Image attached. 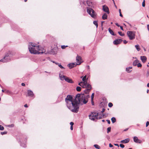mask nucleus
Masks as SVG:
<instances>
[{
  "mask_svg": "<svg viewBox=\"0 0 149 149\" xmlns=\"http://www.w3.org/2000/svg\"><path fill=\"white\" fill-rule=\"evenodd\" d=\"M90 97L89 95L78 94L76 95L74 101H73L72 96L68 95L65 99L67 107L72 112L77 113L79 109V104H86L88 102V98Z\"/></svg>",
  "mask_w": 149,
  "mask_h": 149,
  "instance_id": "f257e3e1",
  "label": "nucleus"
},
{
  "mask_svg": "<svg viewBox=\"0 0 149 149\" xmlns=\"http://www.w3.org/2000/svg\"><path fill=\"white\" fill-rule=\"evenodd\" d=\"M28 48L30 52L32 54H40L45 52V50L42 47H40L33 43H30L28 45Z\"/></svg>",
  "mask_w": 149,
  "mask_h": 149,
  "instance_id": "f03ea898",
  "label": "nucleus"
},
{
  "mask_svg": "<svg viewBox=\"0 0 149 149\" xmlns=\"http://www.w3.org/2000/svg\"><path fill=\"white\" fill-rule=\"evenodd\" d=\"M11 55L10 52L9 51L8 53L6 54L5 56L2 59L0 60V61L3 63L9 61L10 60Z\"/></svg>",
  "mask_w": 149,
  "mask_h": 149,
  "instance_id": "7ed1b4c3",
  "label": "nucleus"
},
{
  "mask_svg": "<svg viewBox=\"0 0 149 149\" xmlns=\"http://www.w3.org/2000/svg\"><path fill=\"white\" fill-rule=\"evenodd\" d=\"M127 34L130 40H132L135 38V32L132 31H128Z\"/></svg>",
  "mask_w": 149,
  "mask_h": 149,
  "instance_id": "20e7f679",
  "label": "nucleus"
},
{
  "mask_svg": "<svg viewBox=\"0 0 149 149\" xmlns=\"http://www.w3.org/2000/svg\"><path fill=\"white\" fill-rule=\"evenodd\" d=\"M98 113H92L91 114L89 115V117L90 120H94L95 119H98Z\"/></svg>",
  "mask_w": 149,
  "mask_h": 149,
  "instance_id": "39448f33",
  "label": "nucleus"
},
{
  "mask_svg": "<svg viewBox=\"0 0 149 149\" xmlns=\"http://www.w3.org/2000/svg\"><path fill=\"white\" fill-rule=\"evenodd\" d=\"M87 12L93 18H95L96 17V14L94 11L91 8H87Z\"/></svg>",
  "mask_w": 149,
  "mask_h": 149,
  "instance_id": "423d86ee",
  "label": "nucleus"
},
{
  "mask_svg": "<svg viewBox=\"0 0 149 149\" xmlns=\"http://www.w3.org/2000/svg\"><path fill=\"white\" fill-rule=\"evenodd\" d=\"M83 88H86L88 90H91L92 87L91 85L87 83V81H84Z\"/></svg>",
  "mask_w": 149,
  "mask_h": 149,
  "instance_id": "0eeeda50",
  "label": "nucleus"
},
{
  "mask_svg": "<svg viewBox=\"0 0 149 149\" xmlns=\"http://www.w3.org/2000/svg\"><path fill=\"white\" fill-rule=\"evenodd\" d=\"M78 64L76 62L68 64L67 65L68 66L70 69H71L72 68L76 66Z\"/></svg>",
  "mask_w": 149,
  "mask_h": 149,
  "instance_id": "6e6552de",
  "label": "nucleus"
},
{
  "mask_svg": "<svg viewBox=\"0 0 149 149\" xmlns=\"http://www.w3.org/2000/svg\"><path fill=\"white\" fill-rule=\"evenodd\" d=\"M76 60L78 65H80L82 62L81 57L78 55L76 57Z\"/></svg>",
  "mask_w": 149,
  "mask_h": 149,
  "instance_id": "1a4fd4ad",
  "label": "nucleus"
},
{
  "mask_svg": "<svg viewBox=\"0 0 149 149\" xmlns=\"http://www.w3.org/2000/svg\"><path fill=\"white\" fill-rule=\"evenodd\" d=\"M83 3L85 6H88L89 7L92 6V3L90 0H87L86 2L84 1L83 2Z\"/></svg>",
  "mask_w": 149,
  "mask_h": 149,
  "instance_id": "9d476101",
  "label": "nucleus"
},
{
  "mask_svg": "<svg viewBox=\"0 0 149 149\" xmlns=\"http://www.w3.org/2000/svg\"><path fill=\"white\" fill-rule=\"evenodd\" d=\"M102 9L103 11L109 14V13L108 8L106 5H104L102 6Z\"/></svg>",
  "mask_w": 149,
  "mask_h": 149,
  "instance_id": "9b49d317",
  "label": "nucleus"
},
{
  "mask_svg": "<svg viewBox=\"0 0 149 149\" xmlns=\"http://www.w3.org/2000/svg\"><path fill=\"white\" fill-rule=\"evenodd\" d=\"M27 94L28 96L33 97L34 96V94L31 90H27Z\"/></svg>",
  "mask_w": 149,
  "mask_h": 149,
  "instance_id": "f8f14e48",
  "label": "nucleus"
},
{
  "mask_svg": "<svg viewBox=\"0 0 149 149\" xmlns=\"http://www.w3.org/2000/svg\"><path fill=\"white\" fill-rule=\"evenodd\" d=\"M133 140L136 143H140L141 142V141L138 139V137L136 136H134L133 138Z\"/></svg>",
  "mask_w": 149,
  "mask_h": 149,
  "instance_id": "ddd939ff",
  "label": "nucleus"
},
{
  "mask_svg": "<svg viewBox=\"0 0 149 149\" xmlns=\"http://www.w3.org/2000/svg\"><path fill=\"white\" fill-rule=\"evenodd\" d=\"M122 41L121 39H117L115 40L113 42V43L114 45H117L120 43Z\"/></svg>",
  "mask_w": 149,
  "mask_h": 149,
  "instance_id": "4468645a",
  "label": "nucleus"
},
{
  "mask_svg": "<svg viewBox=\"0 0 149 149\" xmlns=\"http://www.w3.org/2000/svg\"><path fill=\"white\" fill-rule=\"evenodd\" d=\"M65 80L66 81L69 83L72 84L74 82L72 79H70L68 77H66L65 79Z\"/></svg>",
  "mask_w": 149,
  "mask_h": 149,
  "instance_id": "2eb2a0df",
  "label": "nucleus"
},
{
  "mask_svg": "<svg viewBox=\"0 0 149 149\" xmlns=\"http://www.w3.org/2000/svg\"><path fill=\"white\" fill-rule=\"evenodd\" d=\"M143 63L146 62L147 60V58L145 56H141L140 57Z\"/></svg>",
  "mask_w": 149,
  "mask_h": 149,
  "instance_id": "dca6fc26",
  "label": "nucleus"
},
{
  "mask_svg": "<svg viewBox=\"0 0 149 149\" xmlns=\"http://www.w3.org/2000/svg\"><path fill=\"white\" fill-rule=\"evenodd\" d=\"M130 141V139L127 138L125 140L121 141L120 142L123 143H128Z\"/></svg>",
  "mask_w": 149,
  "mask_h": 149,
  "instance_id": "f3484780",
  "label": "nucleus"
},
{
  "mask_svg": "<svg viewBox=\"0 0 149 149\" xmlns=\"http://www.w3.org/2000/svg\"><path fill=\"white\" fill-rule=\"evenodd\" d=\"M54 49H52L51 50V51L49 52V53L50 54H54L56 53V51Z\"/></svg>",
  "mask_w": 149,
  "mask_h": 149,
  "instance_id": "a211bd4d",
  "label": "nucleus"
},
{
  "mask_svg": "<svg viewBox=\"0 0 149 149\" xmlns=\"http://www.w3.org/2000/svg\"><path fill=\"white\" fill-rule=\"evenodd\" d=\"M59 76L60 79L62 81H63L64 80H65V79L66 77L64 75H61L60 74H59Z\"/></svg>",
  "mask_w": 149,
  "mask_h": 149,
  "instance_id": "6ab92c4d",
  "label": "nucleus"
},
{
  "mask_svg": "<svg viewBox=\"0 0 149 149\" xmlns=\"http://www.w3.org/2000/svg\"><path fill=\"white\" fill-rule=\"evenodd\" d=\"M109 31L110 33L113 36H115L116 35L114 34V33L113 31L110 28H109Z\"/></svg>",
  "mask_w": 149,
  "mask_h": 149,
  "instance_id": "aec40b11",
  "label": "nucleus"
},
{
  "mask_svg": "<svg viewBox=\"0 0 149 149\" xmlns=\"http://www.w3.org/2000/svg\"><path fill=\"white\" fill-rule=\"evenodd\" d=\"M139 61L138 60L136 59L134 61L133 63V65L134 66H136L137 65L138 63L139 62Z\"/></svg>",
  "mask_w": 149,
  "mask_h": 149,
  "instance_id": "412c9836",
  "label": "nucleus"
},
{
  "mask_svg": "<svg viewBox=\"0 0 149 149\" xmlns=\"http://www.w3.org/2000/svg\"><path fill=\"white\" fill-rule=\"evenodd\" d=\"M107 15L106 13H104L102 16V19H107Z\"/></svg>",
  "mask_w": 149,
  "mask_h": 149,
  "instance_id": "4be33fe9",
  "label": "nucleus"
},
{
  "mask_svg": "<svg viewBox=\"0 0 149 149\" xmlns=\"http://www.w3.org/2000/svg\"><path fill=\"white\" fill-rule=\"evenodd\" d=\"M135 47L138 51H139L140 50V48L139 47V46L138 45H135Z\"/></svg>",
  "mask_w": 149,
  "mask_h": 149,
  "instance_id": "5701e85b",
  "label": "nucleus"
},
{
  "mask_svg": "<svg viewBox=\"0 0 149 149\" xmlns=\"http://www.w3.org/2000/svg\"><path fill=\"white\" fill-rule=\"evenodd\" d=\"M90 90H88V89H86L85 91H84V93L86 94V95H88L87 94L89 93ZM83 94L84 95V94ZM84 95H85V94H84Z\"/></svg>",
  "mask_w": 149,
  "mask_h": 149,
  "instance_id": "b1692460",
  "label": "nucleus"
},
{
  "mask_svg": "<svg viewBox=\"0 0 149 149\" xmlns=\"http://www.w3.org/2000/svg\"><path fill=\"white\" fill-rule=\"evenodd\" d=\"M111 120L113 123H114L116 121V119L115 117H113L111 118Z\"/></svg>",
  "mask_w": 149,
  "mask_h": 149,
  "instance_id": "393cba45",
  "label": "nucleus"
},
{
  "mask_svg": "<svg viewBox=\"0 0 149 149\" xmlns=\"http://www.w3.org/2000/svg\"><path fill=\"white\" fill-rule=\"evenodd\" d=\"M56 65H58V66L61 69H65V68L63 67L61 64V63L56 64Z\"/></svg>",
  "mask_w": 149,
  "mask_h": 149,
  "instance_id": "a878e982",
  "label": "nucleus"
},
{
  "mask_svg": "<svg viewBox=\"0 0 149 149\" xmlns=\"http://www.w3.org/2000/svg\"><path fill=\"white\" fill-rule=\"evenodd\" d=\"M78 85L81 86H82L83 88V86H84V82H82L79 83Z\"/></svg>",
  "mask_w": 149,
  "mask_h": 149,
  "instance_id": "bb28decb",
  "label": "nucleus"
},
{
  "mask_svg": "<svg viewBox=\"0 0 149 149\" xmlns=\"http://www.w3.org/2000/svg\"><path fill=\"white\" fill-rule=\"evenodd\" d=\"M93 24L96 26V27L97 28L98 27L97 21H94L93 22Z\"/></svg>",
  "mask_w": 149,
  "mask_h": 149,
  "instance_id": "cd10ccee",
  "label": "nucleus"
},
{
  "mask_svg": "<svg viewBox=\"0 0 149 149\" xmlns=\"http://www.w3.org/2000/svg\"><path fill=\"white\" fill-rule=\"evenodd\" d=\"M81 88L79 86H77L76 88V90L77 91H81Z\"/></svg>",
  "mask_w": 149,
  "mask_h": 149,
  "instance_id": "c85d7f7f",
  "label": "nucleus"
},
{
  "mask_svg": "<svg viewBox=\"0 0 149 149\" xmlns=\"http://www.w3.org/2000/svg\"><path fill=\"white\" fill-rule=\"evenodd\" d=\"M94 146L97 149H99L100 148V146L97 144H95Z\"/></svg>",
  "mask_w": 149,
  "mask_h": 149,
  "instance_id": "c756f323",
  "label": "nucleus"
},
{
  "mask_svg": "<svg viewBox=\"0 0 149 149\" xmlns=\"http://www.w3.org/2000/svg\"><path fill=\"white\" fill-rule=\"evenodd\" d=\"M132 68V67H129L126 68V70L128 72H130V70Z\"/></svg>",
  "mask_w": 149,
  "mask_h": 149,
  "instance_id": "7c9ffc66",
  "label": "nucleus"
},
{
  "mask_svg": "<svg viewBox=\"0 0 149 149\" xmlns=\"http://www.w3.org/2000/svg\"><path fill=\"white\" fill-rule=\"evenodd\" d=\"M20 146H22L23 147L25 148L26 147V145L25 144H23L22 143H20Z\"/></svg>",
  "mask_w": 149,
  "mask_h": 149,
  "instance_id": "2f4dec72",
  "label": "nucleus"
},
{
  "mask_svg": "<svg viewBox=\"0 0 149 149\" xmlns=\"http://www.w3.org/2000/svg\"><path fill=\"white\" fill-rule=\"evenodd\" d=\"M86 76L85 75V76L82 78V80L83 81V82H84V81H86L85 80L86 79Z\"/></svg>",
  "mask_w": 149,
  "mask_h": 149,
  "instance_id": "473e14b6",
  "label": "nucleus"
},
{
  "mask_svg": "<svg viewBox=\"0 0 149 149\" xmlns=\"http://www.w3.org/2000/svg\"><path fill=\"white\" fill-rule=\"evenodd\" d=\"M118 33L121 36H124V34L123 33H122L121 31H118Z\"/></svg>",
  "mask_w": 149,
  "mask_h": 149,
  "instance_id": "72a5a7b5",
  "label": "nucleus"
},
{
  "mask_svg": "<svg viewBox=\"0 0 149 149\" xmlns=\"http://www.w3.org/2000/svg\"><path fill=\"white\" fill-rule=\"evenodd\" d=\"M94 96V93H93L91 95V100H93V98Z\"/></svg>",
  "mask_w": 149,
  "mask_h": 149,
  "instance_id": "f704fd0d",
  "label": "nucleus"
},
{
  "mask_svg": "<svg viewBox=\"0 0 149 149\" xmlns=\"http://www.w3.org/2000/svg\"><path fill=\"white\" fill-rule=\"evenodd\" d=\"M138 67H141L142 66L141 64L140 63H138L137 65Z\"/></svg>",
  "mask_w": 149,
  "mask_h": 149,
  "instance_id": "c9c22d12",
  "label": "nucleus"
},
{
  "mask_svg": "<svg viewBox=\"0 0 149 149\" xmlns=\"http://www.w3.org/2000/svg\"><path fill=\"white\" fill-rule=\"evenodd\" d=\"M113 105V104L111 102L109 103L108 104V106L109 107H111Z\"/></svg>",
  "mask_w": 149,
  "mask_h": 149,
  "instance_id": "e433bc0d",
  "label": "nucleus"
},
{
  "mask_svg": "<svg viewBox=\"0 0 149 149\" xmlns=\"http://www.w3.org/2000/svg\"><path fill=\"white\" fill-rule=\"evenodd\" d=\"M107 133H109V132H110L111 130V127H109L107 128Z\"/></svg>",
  "mask_w": 149,
  "mask_h": 149,
  "instance_id": "4c0bfd02",
  "label": "nucleus"
},
{
  "mask_svg": "<svg viewBox=\"0 0 149 149\" xmlns=\"http://www.w3.org/2000/svg\"><path fill=\"white\" fill-rule=\"evenodd\" d=\"M142 6L143 7H144L145 6V1L143 0V1L142 2Z\"/></svg>",
  "mask_w": 149,
  "mask_h": 149,
  "instance_id": "58836bf2",
  "label": "nucleus"
},
{
  "mask_svg": "<svg viewBox=\"0 0 149 149\" xmlns=\"http://www.w3.org/2000/svg\"><path fill=\"white\" fill-rule=\"evenodd\" d=\"M14 125L13 124L8 125V127H13Z\"/></svg>",
  "mask_w": 149,
  "mask_h": 149,
  "instance_id": "ea45409f",
  "label": "nucleus"
},
{
  "mask_svg": "<svg viewBox=\"0 0 149 149\" xmlns=\"http://www.w3.org/2000/svg\"><path fill=\"white\" fill-rule=\"evenodd\" d=\"M68 46H65V45H62L61 46V48L62 49H64L66 47H67Z\"/></svg>",
  "mask_w": 149,
  "mask_h": 149,
  "instance_id": "a19ab883",
  "label": "nucleus"
},
{
  "mask_svg": "<svg viewBox=\"0 0 149 149\" xmlns=\"http://www.w3.org/2000/svg\"><path fill=\"white\" fill-rule=\"evenodd\" d=\"M4 130V127L0 125V130Z\"/></svg>",
  "mask_w": 149,
  "mask_h": 149,
  "instance_id": "79ce46f5",
  "label": "nucleus"
},
{
  "mask_svg": "<svg viewBox=\"0 0 149 149\" xmlns=\"http://www.w3.org/2000/svg\"><path fill=\"white\" fill-rule=\"evenodd\" d=\"M7 132H1V135H4L7 134Z\"/></svg>",
  "mask_w": 149,
  "mask_h": 149,
  "instance_id": "37998d69",
  "label": "nucleus"
},
{
  "mask_svg": "<svg viewBox=\"0 0 149 149\" xmlns=\"http://www.w3.org/2000/svg\"><path fill=\"white\" fill-rule=\"evenodd\" d=\"M120 147H121V148H124L125 147V146L124 145H123V144H120Z\"/></svg>",
  "mask_w": 149,
  "mask_h": 149,
  "instance_id": "c03bdc74",
  "label": "nucleus"
},
{
  "mask_svg": "<svg viewBox=\"0 0 149 149\" xmlns=\"http://www.w3.org/2000/svg\"><path fill=\"white\" fill-rule=\"evenodd\" d=\"M149 125V122L147 121L146 123V127H148V125Z\"/></svg>",
  "mask_w": 149,
  "mask_h": 149,
  "instance_id": "a18cd8bd",
  "label": "nucleus"
},
{
  "mask_svg": "<svg viewBox=\"0 0 149 149\" xmlns=\"http://www.w3.org/2000/svg\"><path fill=\"white\" fill-rule=\"evenodd\" d=\"M123 42L124 44H126L127 42V41L126 40H124Z\"/></svg>",
  "mask_w": 149,
  "mask_h": 149,
  "instance_id": "49530a36",
  "label": "nucleus"
},
{
  "mask_svg": "<svg viewBox=\"0 0 149 149\" xmlns=\"http://www.w3.org/2000/svg\"><path fill=\"white\" fill-rule=\"evenodd\" d=\"M91 103H92V104L93 105H94V102H93V100H91Z\"/></svg>",
  "mask_w": 149,
  "mask_h": 149,
  "instance_id": "de8ad7c7",
  "label": "nucleus"
},
{
  "mask_svg": "<svg viewBox=\"0 0 149 149\" xmlns=\"http://www.w3.org/2000/svg\"><path fill=\"white\" fill-rule=\"evenodd\" d=\"M70 124L71 125V126H73L74 125V123L72 122H71L70 123Z\"/></svg>",
  "mask_w": 149,
  "mask_h": 149,
  "instance_id": "09e8293b",
  "label": "nucleus"
},
{
  "mask_svg": "<svg viewBox=\"0 0 149 149\" xmlns=\"http://www.w3.org/2000/svg\"><path fill=\"white\" fill-rule=\"evenodd\" d=\"M105 111V109L104 108H103L102 111H101L102 113L104 112Z\"/></svg>",
  "mask_w": 149,
  "mask_h": 149,
  "instance_id": "8fccbe9b",
  "label": "nucleus"
},
{
  "mask_svg": "<svg viewBox=\"0 0 149 149\" xmlns=\"http://www.w3.org/2000/svg\"><path fill=\"white\" fill-rule=\"evenodd\" d=\"M107 122L108 124H110V122L109 120H107Z\"/></svg>",
  "mask_w": 149,
  "mask_h": 149,
  "instance_id": "3c124183",
  "label": "nucleus"
},
{
  "mask_svg": "<svg viewBox=\"0 0 149 149\" xmlns=\"http://www.w3.org/2000/svg\"><path fill=\"white\" fill-rule=\"evenodd\" d=\"M52 61V62L53 63H55L56 65V64H58L59 63H57V62H55V61Z\"/></svg>",
  "mask_w": 149,
  "mask_h": 149,
  "instance_id": "603ef678",
  "label": "nucleus"
},
{
  "mask_svg": "<svg viewBox=\"0 0 149 149\" xmlns=\"http://www.w3.org/2000/svg\"><path fill=\"white\" fill-rule=\"evenodd\" d=\"M109 147L110 148L112 147H113V146L111 143L109 144Z\"/></svg>",
  "mask_w": 149,
  "mask_h": 149,
  "instance_id": "864d4df0",
  "label": "nucleus"
},
{
  "mask_svg": "<svg viewBox=\"0 0 149 149\" xmlns=\"http://www.w3.org/2000/svg\"><path fill=\"white\" fill-rule=\"evenodd\" d=\"M24 107H28V106L27 104H25L24 105Z\"/></svg>",
  "mask_w": 149,
  "mask_h": 149,
  "instance_id": "5fc2aeb1",
  "label": "nucleus"
},
{
  "mask_svg": "<svg viewBox=\"0 0 149 149\" xmlns=\"http://www.w3.org/2000/svg\"><path fill=\"white\" fill-rule=\"evenodd\" d=\"M114 144L115 146H118V147H119V146L118 144L114 143Z\"/></svg>",
  "mask_w": 149,
  "mask_h": 149,
  "instance_id": "6e6d98bb",
  "label": "nucleus"
},
{
  "mask_svg": "<svg viewBox=\"0 0 149 149\" xmlns=\"http://www.w3.org/2000/svg\"><path fill=\"white\" fill-rule=\"evenodd\" d=\"M147 27L148 31H149V24L147 25Z\"/></svg>",
  "mask_w": 149,
  "mask_h": 149,
  "instance_id": "4d7b16f0",
  "label": "nucleus"
},
{
  "mask_svg": "<svg viewBox=\"0 0 149 149\" xmlns=\"http://www.w3.org/2000/svg\"><path fill=\"white\" fill-rule=\"evenodd\" d=\"M21 85L23 86H25V84L23 83H22Z\"/></svg>",
  "mask_w": 149,
  "mask_h": 149,
  "instance_id": "13d9d810",
  "label": "nucleus"
},
{
  "mask_svg": "<svg viewBox=\"0 0 149 149\" xmlns=\"http://www.w3.org/2000/svg\"><path fill=\"white\" fill-rule=\"evenodd\" d=\"M116 25L118 27H119V26H120V25L118 24V23H116Z\"/></svg>",
  "mask_w": 149,
  "mask_h": 149,
  "instance_id": "bf43d9fd",
  "label": "nucleus"
},
{
  "mask_svg": "<svg viewBox=\"0 0 149 149\" xmlns=\"http://www.w3.org/2000/svg\"><path fill=\"white\" fill-rule=\"evenodd\" d=\"M120 29L123 31V27L122 26H120Z\"/></svg>",
  "mask_w": 149,
  "mask_h": 149,
  "instance_id": "052dcab7",
  "label": "nucleus"
},
{
  "mask_svg": "<svg viewBox=\"0 0 149 149\" xmlns=\"http://www.w3.org/2000/svg\"><path fill=\"white\" fill-rule=\"evenodd\" d=\"M70 129L71 130H72L73 129V126H71L70 127Z\"/></svg>",
  "mask_w": 149,
  "mask_h": 149,
  "instance_id": "680f3d73",
  "label": "nucleus"
},
{
  "mask_svg": "<svg viewBox=\"0 0 149 149\" xmlns=\"http://www.w3.org/2000/svg\"><path fill=\"white\" fill-rule=\"evenodd\" d=\"M120 16L121 17H123V15L121 13H120Z\"/></svg>",
  "mask_w": 149,
  "mask_h": 149,
  "instance_id": "e2e57ef3",
  "label": "nucleus"
},
{
  "mask_svg": "<svg viewBox=\"0 0 149 149\" xmlns=\"http://www.w3.org/2000/svg\"><path fill=\"white\" fill-rule=\"evenodd\" d=\"M128 130V128H127L124 130V131H126Z\"/></svg>",
  "mask_w": 149,
  "mask_h": 149,
  "instance_id": "0e129e2a",
  "label": "nucleus"
},
{
  "mask_svg": "<svg viewBox=\"0 0 149 149\" xmlns=\"http://www.w3.org/2000/svg\"><path fill=\"white\" fill-rule=\"evenodd\" d=\"M104 22V21H102V23H101V26H103V23Z\"/></svg>",
  "mask_w": 149,
  "mask_h": 149,
  "instance_id": "69168bd1",
  "label": "nucleus"
},
{
  "mask_svg": "<svg viewBox=\"0 0 149 149\" xmlns=\"http://www.w3.org/2000/svg\"><path fill=\"white\" fill-rule=\"evenodd\" d=\"M147 86L149 87V83L147 84Z\"/></svg>",
  "mask_w": 149,
  "mask_h": 149,
  "instance_id": "338daca9",
  "label": "nucleus"
},
{
  "mask_svg": "<svg viewBox=\"0 0 149 149\" xmlns=\"http://www.w3.org/2000/svg\"><path fill=\"white\" fill-rule=\"evenodd\" d=\"M149 90H148H148H147V93H148V92H149Z\"/></svg>",
  "mask_w": 149,
  "mask_h": 149,
  "instance_id": "774afa93",
  "label": "nucleus"
}]
</instances>
